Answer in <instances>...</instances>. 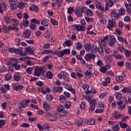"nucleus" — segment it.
<instances>
[{
  "instance_id": "nucleus-19",
  "label": "nucleus",
  "mask_w": 131,
  "mask_h": 131,
  "mask_svg": "<svg viewBox=\"0 0 131 131\" xmlns=\"http://www.w3.org/2000/svg\"><path fill=\"white\" fill-rule=\"evenodd\" d=\"M103 60L106 63H112V56L111 55H106Z\"/></svg>"
},
{
  "instance_id": "nucleus-18",
  "label": "nucleus",
  "mask_w": 131,
  "mask_h": 131,
  "mask_svg": "<svg viewBox=\"0 0 131 131\" xmlns=\"http://www.w3.org/2000/svg\"><path fill=\"white\" fill-rule=\"evenodd\" d=\"M53 91L54 93H62L63 92V88L55 86L53 88Z\"/></svg>"
},
{
  "instance_id": "nucleus-57",
  "label": "nucleus",
  "mask_w": 131,
  "mask_h": 131,
  "mask_svg": "<svg viewBox=\"0 0 131 131\" xmlns=\"http://www.w3.org/2000/svg\"><path fill=\"white\" fill-rule=\"evenodd\" d=\"M57 111H58V112H61V111H63V110H64V106H63L62 105H59L57 106Z\"/></svg>"
},
{
  "instance_id": "nucleus-6",
  "label": "nucleus",
  "mask_w": 131,
  "mask_h": 131,
  "mask_svg": "<svg viewBox=\"0 0 131 131\" xmlns=\"http://www.w3.org/2000/svg\"><path fill=\"white\" fill-rule=\"evenodd\" d=\"M110 68H111V66H110L109 64H107L103 67H101L99 70L102 73H106V71L109 70Z\"/></svg>"
},
{
  "instance_id": "nucleus-37",
  "label": "nucleus",
  "mask_w": 131,
  "mask_h": 131,
  "mask_svg": "<svg viewBox=\"0 0 131 131\" xmlns=\"http://www.w3.org/2000/svg\"><path fill=\"white\" fill-rule=\"evenodd\" d=\"M115 96L117 100H120L122 98V94L120 92L116 93Z\"/></svg>"
},
{
  "instance_id": "nucleus-55",
  "label": "nucleus",
  "mask_w": 131,
  "mask_h": 131,
  "mask_svg": "<svg viewBox=\"0 0 131 131\" xmlns=\"http://www.w3.org/2000/svg\"><path fill=\"white\" fill-rule=\"evenodd\" d=\"M26 51L27 53H29V54H32L33 53V50L30 47H27L26 48Z\"/></svg>"
},
{
  "instance_id": "nucleus-35",
  "label": "nucleus",
  "mask_w": 131,
  "mask_h": 131,
  "mask_svg": "<svg viewBox=\"0 0 131 131\" xmlns=\"http://www.w3.org/2000/svg\"><path fill=\"white\" fill-rule=\"evenodd\" d=\"M95 122L94 120H89L88 121H85V124H88L89 125H94L95 124Z\"/></svg>"
},
{
  "instance_id": "nucleus-5",
  "label": "nucleus",
  "mask_w": 131,
  "mask_h": 131,
  "mask_svg": "<svg viewBox=\"0 0 131 131\" xmlns=\"http://www.w3.org/2000/svg\"><path fill=\"white\" fill-rule=\"evenodd\" d=\"M46 118L50 120V121H56L57 120V117L55 115H52L49 112L46 113Z\"/></svg>"
},
{
  "instance_id": "nucleus-27",
  "label": "nucleus",
  "mask_w": 131,
  "mask_h": 131,
  "mask_svg": "<svg viewBox=\"0 0 131 131\" xmlns=\"http://www.w3.org/2000/svg\"><path fill=\"white\" fill-rule=\"evenodd\" d=\"M113 56L117 60H120L122 58V56H121V55H120L119 54H117L116 53V52H114V54H113Z\"/></svg>"
},
{
  "instance_id": "nucleus-58",
  "label": "nucleus",
  "mask_w": 131,
  "mask_h": 131,
  "mask_svg": "<svg viewBox=\"0 0 131 131\" xmlns=\"http://www.w3.org/2000/svg\"><path fill=\"white\" fill-rule=\"evenodd\" d=\"M128 87H125L123 89H122L121 92L122 93L126 94L127 93H128Z\"/></svg>"
},
{
  "instance_id": "nucleus-15",
  "label": "nucleus",
  "mask_w": 131,
  "mask_h": 131,
  "mask_svg": "<svg viewBox=\"0 0 131 131\" xmlns=\"http://www.w3.org/2000/svg\"><path fill=\"white\" fill-rule=\"evenodd\" d=\"M117 39L120 42H122V43H124L125 45V46L128 45V42H127V40L125 39H124L122 36H117Z\"/></svg>"
},
{
  "instance_id": "nucleus-59",
  "label": "nucleus",
  "mask_w": 131,
  "mask_h": 131,
  "mask_svg": "<svg viewBox=\"0 0 131 131\" xmlns=\"http://www.w3.org/2000/svg\"><path fill=\"white\" fill-rule=\"evenodd\" d=\"M119 125L117 124L113 127V130L114 131H118L119 130Z\"/></svg>"
},
{
  "instance_id": "nucleus-52",
  "label": "nucleus",
  "mask_w": 131,
  "mask_h": 131,
  "mask_svg": "<svg viewBox=\"0 0 131 131\" xmlns=\"http://www.w3.org/2000/svg\"><path fill=\"white\" fill-rule=\"evenodd\" d=\"M31 59V57H20L19 58V60L20 61H23L24 62H25V61H27V60H30Z\"/></svg>"
},
{
  "instance_id": "nucleus-8",
  "label": "nucleus",
  "mask_w": 131,
  "mask_h": 131,
  "mask_svg": "<svg viewBox=\"0 0 131 131\" xmlns=\"http://www.w3.org/2000/svg\"><path fill=\"white\" fill-rule=\"evenodd\" d=\"M111 39L108 40V45L110 47H114V45L116 42V39L114 35H110Z\"/></svg>"
},
{
  "instance_id": "nucleus-56",
  "label": "nucleus",
  "mask_w": 131,
  "mask_h": 131,
  "mask_svg": "<svg viewBox=\"0 0 131 131\" xmlns=\"http://www.w3.org/2000/svg\"><path fill=\"white\" fill-rule=\"evenodd\" d=\"M30 27L32 30H35L36 29V25L32 23H30Z\"/></svg>"
},
{
  "instance_id": "nucleus-17",
  "label": "nucleus",
  "mask_w": 131,
  "mask_h": 131,
  "mask_svg": "<svg viewBox=\"0 0 131 131\" xmlns=\"http://www.w3.org/2000/svg\"><path fill=\"white\" fill-rule=\"evenodd\" d=\"M18 3L17 0H9V4L11 5V10H15V6Z\"/></svg>"
},
{
  "instance_id": "nucleus-28",
  "label": "nucleus",
  "mask_w": 131,
  "mask_h": 131,
  "mask_svg": "<svg viewBox=\"0 0 131 131\" xmlns=\"http://www.w3.org/2000/svg\"><path fill=\"white\" fill-rule=\"evenodd\" d=\"M84 49L86 50V52H90L92 49V44L86 43L84 45Z\"/></svg>"
},
{
  "instance_id": "nucleus-38",
  "label": "nucleus",
  "mask_w": 131,
  "mask_h": 131,
  "mask_svg": "<svg viewBox=\"0 0 131 131\" xmlns=\"http://www.w3.org/2000/svg\"><path fill=\"white\" fill-rule=\"evenodd\" d=\"M30 30H26L24 32V36L25 37L28 38L30 36Z\"/></svg>"
},
{
  "instance_id": "nucleus-2",
  "label": "nucleus",
  "mask_w": 131,
  "mask_h": 131,
  "mask_svg": "<svg viewBox=\"0 0 131 131\" xmlns=\"http://www.w3.org/2000/svg\"><path fill=\"white\" fill-rule=\"evenodd\" d=\"M85 10H86V7H85L82 8L78 7L75 10V14L77 17H81L82 16V13L85 12Z\"/></svg>"
},
{
  "instance_id": "nucleus-21",
  "label": "nucleus",
  "mask_w": 131,
  "mask_h": 131,
  "mask_svg": "<svg viewBox=\"0 0 131 131\" xmlns=\"http://www.w3.org/2000/svg\"><path fill=\"white\" fill-rule=\"evenodd\" d=\"M7 10V5L5 3L0 4V13H3L4 11Z\"/></svg>"
},
{
  "instance_id": "nucleus-1",
  "label": "nucleus",
  "mask_w": 131,
  "mask_h": 131,
  "mask_svg": "<svg viewBox=\"0 0 131 131\" xmlns=\"http://www.w3.org/2000/svg\"><path fill=\"white\" fill-rule=\"evenodd\" d=\"M55 54L58 57V58H63L64 55H70V49H64L62 51H57L55 52Z\"/></svg>"
},
{
  "instance_id": "nucleus-7",
  "label": "nucleus",
  "mask_w": 131,
  "mask_h": 131,
  "mask_svg": "<svg viewBox=\"0 0 131 131\" xmlns=\"http://www.w3.org/2000/svg\"><path fill=\"white\" fill-rule=\"evenodd\" d=\"M96 104H97V102L96 100H93L90 102V106L89 108V110L90 112H93L94 110L96 108Z\"/></svg>"
},
{
  "instance_id": "nucleus-45",
  "label": "nucleus",
  "mask_w": 131,
  "mask_h": 131,
  "mask_svg": "<svg viewBox=\"0 0 131 131\" xmlns=\"http://www.w3.org/2000/svg\"><path fill=\"white\" fill-rule=\"evenodd\" d=\"M23 25L25 27H28V25H29V20L26 19H25L23 21Z\"/></svg>"
},
{
  "instance_id": "nucleus-53",
  "label": "nucleus",
  "mask_w": 131,
  "mask_h": 131,
  "mask_svg": "<svg viewBox=\"0 0 131 131\" xmlns=\"http://www.w3.org/2000/svg\"><path fill=\"white\" fill-rule=\"evenodd\" d=\"M71 107V102L68 101L64 104V108L66 109H69Z\"/></svg>"
},
{
  "instance_id": "nucleus-64",
  "label": "nucleus",
  "mask_w": 131,
  "mask_h": 131,
  "mask_svg": "<svg viewBox=\"0 0 131 131\" xmlns=\"http://www.w3.org/2000/svg\"><path fill=\"white\" fill-rule=\"evenodd\" d=\"M20 41H21L20 38H16L15 39V44L16 46H20Z\"/></svg>"
},
{
  "instance_id": "nucleus-62",
  "label": "nucleus",
  "mask_w": 131,
  "mask_h": 131,
  "mask_svg": "<svg viewBox=\"0 0 131 131\" xmlns=\"http://www.w3.org/2000/svg\"><path fill=\"white\" fill-rule=\"evenodd\" d=\"M118 51L120 52V53H123L124 51V48L122 46H120L119 47H118Z\"/></svg>"
},
{
  "instance_id": "nucleus-46",
  "label": "nucleus",
  "mask_w": 131,
  "mask_h": 131,
  "mask_svg": "<svg viewBox=\"0 0 131 131\" xmlns=\"http://www.w3.org/2000/svg\"><path fill=\"white\" fill-rule=\"evenodd\" d=\"M104 1L106 2V5H107V6L110 7V8H111V7L113 6V3H112V2H111V1L110 0H104Z\"/></svg>"
},
{
  "instance_id": "nucleus-30",
  "label": "nucleus",
  "mask_w": 131,
  "mask_h": 131,
  "mask_svg": "<svg viewBox=\"0 0 131 131\" xmlns=\"http://www.w3.org/2000/svg\"><path fill=\"white\" fill-rule=\"evenodd\" d=\"M116 80L118 83H121L123 81V77L121 76H117L116 77Z\"/></svg>"
},
{
  "instance_id": "nucleus-48",
  "label": "nucleus",
  "mask_w": 131,
  "mask_h": 131,
  "mask_svg": "<svg viewBox=\"0 0 131 131\" xmlns=\"http://www.w3.org/2000/svg\"><path fill=\"white\" fill-rule=\"evenodd\" d=\"M119 13L121 16H123L125 14V10L123 8H120L119 10Z\"/></svg>"
},
{
  "instance_id": "nucleus-20",
  "label": "nucleus",
  "mask_w": 131,
  "mask_h": 131,
  "mask_svg": "<svg viewBox=\"0 0 131 131\" xmlns=\"http://www.w3.org/2000/svg\"><path fill=\"white\" fill-rule=\"evenodd\" d=\"M29 9L30 11H34L36 13H37V12H38V7H37V6L34 4L32 5L30 7Z\"/></svg>"
},
{
  "instance_id": "nucleus-33",
  "label": "nucleus",
  "mask_w": 131,
  "mask_h": 131,
  "mask_svg": "<svg viewBox=\"0 0 131 131\" xmlns=\"http://www.w3.org/2000/svg\"><path fill=\"white\" fill-rule=\"evenodd\" d=\"M43 108L46 111H49L50 109H51V106L50 104H48L47 103H44L43 104Z\"/></svg>"
},
{
  "instance_id": "nucleus-54",
  "label": "nucleus",
  "mask_w": 131,
  "mask_h": 131,
  "mask_svg": "<svg viewBox=\"0 0 131 131\" xmlns=\"http://www.w3.org/2000/svg\"><path fill=\"white\" fill-rule=\"evenodd\" d=\"M32 23H33V24H39L40 23V21L39 20L35 19V18H32L31 20Z\"/></svg>"
},
{
  "instance_id": "nucleus-43",
  "label": "nucleus",
  "mask_w": 131,
  "mask_h": 131,
  "mask_svg": "<svg viewBox=\"0 0 131 131\" xmlns=\"http://www.w3.org/2000/svg\"><path fill=\"white\" fill-rule=\"evenodd\" d=\"M50 21H51V24H52L54 26H57V25H58V24H59V23L57 20H56V19H55L54 18H51L50 19Z\"/></svg>"
},
{
  "instance_id": "nucleus-39",
  "label": "nucleus",
  "mask_w": 131,
  "mask_h": 131,
  "mask_svg": "<svg viewBox=\"0 0 131 131\" xmlns=\"http://www.w3.org/2000/svg\"><path fill=\"white\" fill-rule=\"evenodd\" d=\"M91 52L92 53H97L98 52V48H97V46L93 45L91 47Z\"/></svg>"
},
{
  "instance_id": "nucleus-3",
  "label": "nucleus",
  "mask_w": 131,
  "mask_h": 131,
  "mask_svg": "<svg viewBox=\"0 0 131 131\" xmlns=\"http://www.w3.org/2000/svg\"><path fill=\"white\" fill-rule=\"evenodd\" d=\"M43 70V68L42 67H36L35 71L34 72V75H35V76H37V77H39Z\"/></svg>"
},
{
  "instance_id": "nucleus-51",
  "label": "nucleus",
  "mask_w": 131,
  "mask_h": 131,
  "mask_svg": "<svg viewBox=\"0 0 131 131\" xmlns=\"http://www.w3.org/2000/svg\"><path fill=\"white\" fill-rule=\"evenodd\" d=\"M76 50H78V51H80L81 49H82V46H81V44L79 42H77L76 43Z\"/></svg>"
},
{
  "instance_id": "nucleus-31",
  "label": "nucleus",
  "mask_w": 131,
  "mask_h": 131,
  "mask_svg": "<svg viewBox=\"0 0 131 131\" xmlns=\"http://www.w3.org/2000/svg\"><path fill=\"white\" fill-rule=\"evenodd\" d=\"M59 99L61 103H66V101H67V98L64 95L60 96Z\"/></svg>"
},
{
  "instance_id": "nucleus-26",
  "label": "nucleus",
  "mask_w": 131,
  "mask_h": 131,
  "mask_svg": "<svg viewBox=\"0 0 131 131\" xmlns=\"http://www.w3.org/2000/svg\"><path fill=\"white\" fill-rule=\"evenodd\" d=\"M51 35H52V31L51 30L47 31L44 33V36L46 38H50Z\"/></svg>"
},
{
  "instance_id": "nucleus-44",
  "label": "nucleus",
  "mask_w": 131,
  "mask_h": 131,
  "mask_svg": "<svg viewBox=\"0 0 131 131\" xmlns=\"http://www.w3.org/2000/svg\"><path fill=\"white\" fill-rule=\"evenodd\" d=\"M50 92H51V91L50 90V88H46L45 90H43L41 91V93L43 95H46L48 94V93H50Z\"/></svg>"
},
{
  "instance_id": "nucleus-9",
  "label": "nucleus",
  "mask_w": 131,
  "mask_h": 131,
  "mask_svg": "<svg viewBox=\"0 0 131 131\" xmlns=\"http://www.w3.org/2000/svg\"><path fill=\"white\" fill-rule=\"evenodd\" d=\"M116 25V23H115V21L114 20L110 19L108 20V25H107V28H108L109 30H112V28H113V27H115Z\"/></svg>"
},
{
  "instance_id": "nucleus-42",
  "label": "nucleus",
  "mask_w": 131,
  "mask_h": 131,
  "mask_svg": "<svg viewBox=\"0 0 131 131\" xmlns=\"http://www.w3.org/2000/svg\"><path fill=\"white\" fill-rule=\"evenodd\" d=\"M41 25L42 26H45V27H47V26H49V21L46 19H43L41 22Z\"/></svg>"
},
{
  "instance_id": "nucleus-10",
  "label": "nucleus",
  "mask_w": 131,
  "mask_h": 131,
  "mask_svg": "<svg viewBox=\"0 0 131 131\" xmlns=\"http://www.w3.org/2000/svg\"><path fill=\"white\" fill-rule=\"evenodd\" d=\"M96 7V9L100 10L102 12H106V11H108V6L107 5H106L105 8H104V7L102 6V5L100 4V3H97Z\"/></svg>"
},
{
  "instance_id": "nucleus-25",
  "label": "nucleus",
  "mask_w": 131,
  "mask_h": 131,
  "mask_svg": "<svg viewBox=\"0 0 131 131\" xmlns=\"http://www.w3.org/2000/svg\"><path fill=\"white\" fill-rule=\"evenodd\" d=\"M98 43L99 45V47H103V48H105V47L107 46L106 42L103 39H99L98 41Z\"/></svg>"
},
{
  "instance_id": "nucleus-40",
  "label": "nucleus",
  "mask_w": 131,
  "mask_h": 131,
  "mask_svg": "<svg viewBox=\"0 0 131 131\" xmlns=\"http://www.w3.org/2000/svg\"><path fill=\"white\" fill-rule=\"evenodd\" d=\"M46 76L49 79H52V78H53V74L52 73V72H47L46 73Z\"/></svg>"
},
{
  "instance_id": "nucleus-63",
  "label": "nucleus",
  "mask_w": 131,
  "mask_h": 131,
  "mask_svg": "<svg viewBox=\"0 0 131 131\" xmlns=\"http://www.w3.org/2000/svg\"><path fill=\"white\" fill-rule=\"evenodd\" d=\"M12 77H13V76L11 74H7L5 76V79L6 80H11V78H12Z\"/></svg>"
},
{
  "instance_id": "nucleus-13",
  "label": "nucleus",
  "mask_w": 131,
  "mask_h": 131,
  "mask_svg": "<svg viewBox=\"0 0 131 131\" xmlns=\"http://www.w3.org/2000/svg\"><path fill=\"white\" fill-rule=\"evenodd\" d=\"M58 77L59 79H66L68 77V73L66 72H61L60 74H58Z\"/></svg>"
},
{
  "instance_id": "nucleus-50",
  "label": "nucleus",
  "mask_w": 131,
  "mask_h": 131,
  "mask_svg": "<svg viewBox=\"0 0 131 131\" xmlns=\"http://www.w3.org/2000/svg\"><path fill=\"white\" fill-rule=\"evenodd\" d=\"M97 51L100 54V55H103L104 54V52H103V48H102V47L99 46L97 48Z\"/></svg>"
},
{
  "instance_id": "nucleus-24",
  "label": "nucleus",
  "mask_w": 131,
  "mask_h": 131,
  "mask_svg": "<svg viewBox=\"0 0 131 131\" xmlns=\"http://www.w3.org/2000/svg\"><path fill=\"white\" fill-rule=\"evenodd\" d=\"M123 117V115H122V114H120L118 113V112H115L114 114V117L116 119H118V118L120 117Z\"/></svg>"
},
{
  "instance_id": "nucleus-32",
  "label": "nucleus",
  "mask_w": 131,
  "mask_h": 131,
  "mask_svg": "<svg viewBox=\"0 0 131 131\" xmlns=\"http://www.w3.org/2000/svg\"><path fill=\"white\" fill-rule=\"evenodd\" d=\"M73 43L70 40H66L63 42V46H67V47H71L72 46Z\"/></svg>"
},
{
  "instance_id": "nucleus-29",
  "label": "nucleus",
  "mask_w": 131,
  "mask_h": 131,
  "mask_svg": "<svg viewBox=\"0 0 131 131\" xmlns=\"http://www.w3.org/2000/svg\"><path fill=\"white\" fill-rule=\"evenodd\" d=\"M13 79L14 81H20L21 80V75L19 74L14 75Z\"/></svg>"
},
{
  "instance_id": "nucleus-4",
  "label": "nucleus",
  "mask_w": 131,
  "mask_h": 131,
  "mask_svg": "<svg viewBox=\"0 0 131 131\" xmlns=\"http://www.w3.org/2000/svg\"><path fill=\"white\" fill-rule=\"evenodd\" d=\"M12 89L15 92H18V91H22V89H24V86L22 84H18L17 83H13L12 84Z\"/></svg>"
},
{
  "instance_id": "nucleus-23",
  "label": "nucleus",
  "mask_w": 131,
  "mask_h": 131,
  "mask_svg": "<svg viewBox=\"0 0 131 131\" xmlns=\"http://www.w3.org/2000/svg\"><path fill=\"white\" fill-rule=\"evenodd\" d=\"M11 24L16 27V26H18V25H19V20L16 18H13L11 20Z\"/></svg>"
},
{
  "instance_id": "nucleus-60",
  "label": "nucleus",
  "mask_w": 131,
  "mask_h": 131,
  "mask_svg": "<svg viewBox=\"0 0 131 131\" xmlns=\"http://www.w3.org/2000/svg\"><path fill=\"white\" fill-rule=\"evenodd\" d=\"M87 16H93V11L90 9H87L86 12Z\"/></svg>"
},
{
  "instance_id": "nucleus-61",
  "label": "nucleus",
  "mask_w": 131,
  "mask_h": 131,
  "mask_svg": "<svg viewBox=\"0 0 131 131\" xmlns=\"http://www.w3.org/2000/svg\"><path fill=\"white\" fill-rule=\"evenodd\" d=\"M55 4L58 7H61V5H62V0H55Z\"/></svg>"
},
{
  "instance_id": "nucleus-22",
  "label": "nucleus",
  "mask_w": 131,
  "mask_h": 131,
  "mask_svg": "<svg viewBox=\"0 0 131 131\" xmlns=\"http://www.w3.org/2000/svg\"><path fill=\"white\" fill-rule=\"evenodd\" d=\"M89 88L90 86H89L88 84H84L82 85V89L85 91L86 94H90V93H91V91L89 90Z\"/></svg>"
},
{
  "instance_id": "nucleus-41",
  "label": "nucleus",
  "mask_w": 131,
  "mask_h": 131,
  "mask_svg": "<svg viewBox=\"0 0 131 131\" xmlns=\"http://www.w3.org/2000/svg\"><path fill=\"white\" fill-rule=\"evenodd\" d=\"M84 75H85L86 77H91L92 75H93V73L89 70H87L84 72Z\"/></svg>"
},
{
  "instance_id": "nucleus-11",
  "label": "nucleus",
  "mask_w": 131,
  "mask_h": 131,
  "mask_svg": "<svg viewBox=\"0 0 131 131\" xmlns=\"http://www.w3.org/2000/svg\"><path fill=\"white\" fill-rule=\"evenodd\" d=\"M117 104L118 105L119 110H124L125 109V104H123L122 100H118L117 101Z\"/></svg>"
},
{
  "instance_id": "nucleus-36",
  "label": "nucleus",
  "mask_w": 131,
  "mask_h": 131,
  "mask_svg": "<svg viewBox=\"0 0 131 131\" xmlns=\"http://www.w3.org/2000/svg\"><path fill=\"white\" fill-rule=\"evenodd\" d=\"M46 100H48L49 102H52L53 101V95L51 94H48L46 95Z\"/></svg>"
},
{
  "instance_id": "nucleus-16",
  "label": "nucleus",
  "mask_w": 131,
  "mask_h": 131,
  "mask_svg": "<svg viewBox=\"0 0 131 131\" xmlns=\"http://www.w3.org/2000/svg\"><path fill=\"white\" fill-rule=\"evenodd\" d=\"M96 56L92 53L86 54L85 59L86 61H90L91 59H95Z\"/></svg>"
},
{
  "instance_id": "nucleus-47",
  "label": "nucleus",
  "mask_w": 131,
  "mask_h": 131,
  "mask_svg": "<svg viewBox=\"0 0 131 131\" xmlns=\"http://www.w3.org/2000/svg\"><path fill=\"white\" fill-rule=\"evenodd\" d=\"M4 19L5 21V23H7V24H8V23L11 21V17L5 16L4 17Z\"/></svg>"
},
{
  "instance_id": "nucleus-12",
  "label": "nucleus",
  "mask_w": 131,
  "mask_h": 131,
  "mask_svg": "<svg viewBox=\"0 0 131 131\" xmlns=\"http://www.w3.org/2000/svg\"><path fill=\"white\" fill-rule=\"evenodd\" d=\"M29 102H30V100L25 99L21 101L19 103L20 105V107H21V108H26V107L28 106V104H29Z\"/></svg>"
},
{
  "instance_id": "nucleus-14",
  "label": "nucleus",
  "mask_w": 131,
  "mask_h": 131,
  "mask_svg": "<svg viewBox=\"0 0 131 131\" xmlns=\"http://www.w3.org/2000/svg\"><path fill=\"white\" fill-rule=\"evenodd\" d=\"M111 16L113 20H116L118 17H119V14L116 12V11H112L111 13Z\"/></svg>"
},
{
  "instance_id": "nucleus-34",
  "label": "nucleus",
  "mask_w": 131,
  "mask_h": 131,
  "mask_svg": "<svg viewBox=\"0 0 131 131\" xmlns=\"http://www.w3.org/2000/svg\"><path fill=\"white\" fill-rule=\"evenodd\" d=\"M75 28L76 29L77 31H81V30H83L84 29L83 26H81L80 25H76Z\"/></svg>"
},
{
  "instance_id": "nucleus-49",
  "label": "nucleus",
  "mask_w": 131,
  "mask_h": 131,
  "mask_svg": "<svg viewBox=\"0 0 131 131\" xmlns=\"http://www.w3.org/2000/svg\"><path fill=\"white\" fill-rule=\"evenodd\" d=\"M120 126L121 127V128H126L127 127V124L123 123L122 122H119Z\"/></svg>"
}]
</instances>
